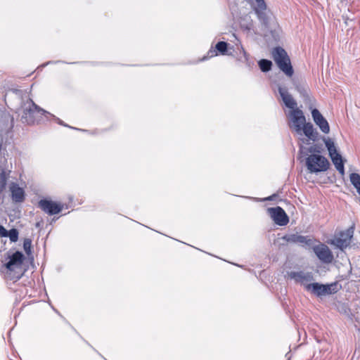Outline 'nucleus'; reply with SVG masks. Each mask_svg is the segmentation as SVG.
Here are the masks:
<instances>
[{"label":"nucleus","mask_w":360,"mask_h":360,"mask_svg":"<svg viewBox=\"0 0 360 360\" xmlns=\"http://www.w3.org/2000/svg\"><path fill=\"white\" fill-rule=\"evenodd\" d=\"M325 145L328 150L329 156L330 157L333 163L334 164L336 169L341 174H345L344 163L342 156L338 153L337 148L334 142L329 138L323 139Z\"/></svg>","instance_id":"nucleus-7"},{"label":"nucleus","mask_w":360,"mask_h":360,"mask_svg":"<svg viewBox=\"0 0 360 360\" xmlns=\"http://www.w3.org/2000/svg\"><path fill=\"white\" fill-rule=\"evenodd\" d=\"M296 89L300 94H302L303 91H305L304 89L300 88V86H297Z\"/></svg>","instance_id":"nucleus-26"},{"label":"nucleus","mask_w":360,"mask_h":360,"mask_svg":"<svg viewBox=\"0 0 360 360\" xmlns=\"http://www.w3.org/2000/svg\"><path fill=\"white\" fill-rule=\"evenodd\" d=\"M291 278H293L297 283L304 285L306 289L307 285H310V281L314 280V276L311 272H304V271H292L290 274Z\"/></svg>","instance_id":"nucleus-13"},{"label":"nucleus","mask_w":360,"mask_h":360,"mask_svg":"<svg viewBox=\"0 0 360 360\" xmlns=\"http://www.w3.org/2000/svg\"><path fill=\"white\" fill-rule=\"evenodd\" d=\"M12 200L15 202H22L25 200V191L17 184H12L10 186Z\"/></svg>","instance_id":"nucleus-16"},{"label":"nucleus","mask_w":360,"mask_h":360,"mask_svg":"<svg viewBox=\"0 0 360 360\" xmlns=\"http://www.w3.org/2000/svg\"><path fill=\"white\" fill-rule=\"evenodd\" d=\"M330 163L326 158L318 154H311L306 159V166L310 173L326 172Z\"/></svg>","instance_id":"nucleus-4"},{"label":"nucleus","mask_w":360,"mask_h":360,"mask_svg":"<svg viewBox=\"0 0 360 360\" xmlns=\"http://www.w3.org/2000/svg\"><path fill=\"white\" fill-rule=\"evenodd\" d=\"M8 259L9 261L4 265L6 276L10 280L17 281L22 278L25 272L22 266L25 256L21 252L16 251L8 256Z\"/></svg>","instance_id":"nucleus-2"},{"label":"nucleus","mask_w":360,"mask_h":360,"mask_svg":"<svg viewBox=\"0 0 360 360\" xmlns=\"http://www.w3.org/2000/svg\"><path fill=\"white\" fill-rule=\"evenodd\" d=\"M215 52H216L215 51L210 50L209 53H211L210 56H213L214 55H217V53H215Z\"/></svg>","instance_id":"nucleus-27"},{"label":"nucleus","mask_w":360,"mask_h":360,"mask_svg":"<svg viewBox=\"0 0 360 360\" xmlns=\"http://www.w3.org/2000/svg\"><path fill=\"white\" fill-rule=\"evenodd\" d=\"M302 132L310 140L315 141L318 139L319 133L314 128L313 124L311 122H305L303 127H301Z\"/></svg>","instance_id":"nucleus-17"},{"label":"nucleus","mask_w":360,"mask_h":360,"mask_svg":"<svg viewBox=\"0 0 360 360\" xmlns=\"http://www.w3.org/2000/svg\"><path fill=\"white\" fill-rule=\"evenodd\" d=\"M271 55L279 69L288 77H292L294 70L286 51L281 46H276L273 49Z\"/></svg>","instance_id":"nucleus-3"},{"label":"nucleus","mask_w":360,"mask_h":360,"mask_svg":"<svg viewBox=\"0 0 360 360\" xmlns=\"http://www.w3.org/2000/svg\"><path fill=\"white\" fill-rule=\"evenodd\" d=\"M278 93L285 104V105L290 108L291 110L288 114L290 119L288 125L292 131H295L297 134L302 135V129L306 122V117L302 110L297 108V102L294 100L291 94L288 91L285 87L278 86Z\"/></svg>","instance_id":"nucleus-1"},{"label":"nucleus","mask_w":360,"mask_h":360,"mask_svg":"<svg viewBox=\"0 0 360 360\" xmlns=\"http://www.w3.org/2000/svg\"><path fill=\"white\" fill-rule=\"evenodd\" d=\"M283 239L287 243H298L306 248H311L315 243V240L313 238L298 233L287 234L283 237Z\"/></svg>","instance_id":"nucleus-11"},{"label":"nucleus","mask_w":360,"mask_h":360,"mask_svg":"<svg viewBox=\"0 0 360 360\" xmlns=\"http://www.w3.org/2000/svg\"><path fill=\"white\" fill-rule=\"evenodd\" d=\"M352 184L356 188L360 195V175L357 173H352L349 176Z\"/></svg>","instance_id":"nucleus-19"},{"label":"nucleus","mask_w":360,"mask_h":360,"mask_svg":"<svg viewBox=\"0 0 360 360\" xmlns=\"http://www.w3.org/2000/svg\"><path fill=\"white\" fill-rule=\"evenodd\" d=\"M58 123H59L60 124H61V125H63V126L68 127V125H67V124H64L61 120H59V121H58Z\"/></svg>","instance_id":"nucleus-28"},{"label":"nucleus","mask_w":360,"mask_h":360,"mask_svg":"<svg viewBox=\"0 0 360 360\" xmlns=\"http://www.w3.org/2000/svg\"><path fill=\"white\" fill-rule=\"evenodd\" d=\"M23 248L27 255H30L31 253L32 240L30 238H25L24 240Z\"/></svg>","instance_id":"nucleus-22"},{"label":"nucleus","mask_w":360,"mask_h":360,"mask_svg":"<svg viewBox=\"0 0 360 360\" xmlns=\"http://www.w3.org/2000/svg\"><path fill=\"white\" fill-rule=\"evenodd\" d=\"M311 115L314 122L319 126L321 131L324 134H328L330 131L329 124L319 110L316 108L313 109L311 111Z\"/></svg>","instance_id":"nucleus-14"},{"label":"nucleus","mask_w":360,"mask_h":360,"mask_svg":"<svg viewBox=\"0 0 360 360\" xmlns=\"http://www.w3.org/2000/svg\"><path fill=\"white\" fill-rule=\"evenodd\" d=\"M306 290L317 297H321L336 293L339 290V288L337 282H333L330 284L312 283L306 286Z\"/></svg>","instance_id":"nucleus-5"},{"label":"nucleus","mask_w":360,"mask_h":360,"mask_svg":"<svg viewBox=\"0 0 360 360\" xmlns=\"http://www.w3.org/2000/svg\"><path fill=\"white\" fill-rule=\"evenodd\" d=\"M8 231L2 226L0 225V237H7Z\"/></svg>","instance_id":"nucleus-23"},{"label":"nucleus","mask_w":360,"mask_h":360,"mask_svg":"<svg viewBox=\"0 0 360 360\" xmlns=\"http://www.w3.org/2000/svg\"><path fill=\"white\" fill-rule=\"evenodd\" d=\"M268 212L274 222L279 226H285L289 222V217L281 207H269Z\"/></svg>","instance_id":"nucleus-12"},{"label":"nucleus","mask_w":360,"mask_h":360,"mask_svg":"<svg viewBox=\"0 0 360 360\" xmlns=\"http://www.w3.org/2000/svg\"><path fill=\"white\" fill-rule=\"evenodd\" d=\"M309 152L314 153V152H319V150H316V149L314 147L311 146L309 148Z\"/></svg>","instance_id":"nucleus-24"},{"label":"nucleus","mask_w":360,"mask_h":360,"mask_svg":"<svg viewBox=\"0 0 360 360\" xmlns=\"http://www.w3.org/2000/svg\"><path fill=\"white\" fill-rule=\"evenodd\" d=\"M311 248H313L314 252L317 257L323 263H331L333 259V255L329 248L323 244L313 245Z\"/></svg>","instance_id":"nucleus-9"},{"label":"nucleus","mask_w":360,"mask_h":360,"mask_svg":"<svg viewBox=\"0 0 360 360\" xmlns=\"http://www.w3.org/2000/svg\"><path fill=\"white\" fill-rule=\"evenodd\" d=\"M38 207L49 215H54L60 212L63 205L54 201L41 199L38 202Z\"/></svg>","instance_id":"nucleus-10"},{"label":"nucleus","mask_w":360,"mask_h":360,"mask_svg":"<svg viewBox=\"0 0 360 360\" xmlns=\"http://www.w3.org/2000/svg\"><path fill=\"white\" fill-rule=\"evenodd\" d=\"M40 112L41 114L48 113L46 110L39 107L34 102L30 99L23 108L21 120L23 122L28 124H34L35 122V114Z\"/></svg>","instance_id":"nucleus-6"},{"label":"nucleus","mask_w":360,"mask_h":360,"mask_svg":"<svg viewBox=\"0 0 360 360\" xmlns=\"http://www.w3.org/2000/svg\"><path fill=\"white\" fill-rule=\"evenodd\" d=\"M256 6L253 7V9L257 14L259 20L264 25L268 23V17L266 13V4L264 0H255Z\"/></svg>","instance_id":"nucleus-15"},{"label":"nucleus","mask_w":360,"mask_h":360,"mask_svg":"<svg viewBox=\"0 0 360 360\" xmlns=\"http://www.w3.org/2000/svg\"><path fill=\"white\" fill-rule=\"evenodd\" d=\"M260 70L264 72H269L272 67V62L267 59H262L258 62Z\"/></svg>","instance_id":"nucleus-18"},{"label":"nucleus","mask_w":360,"mask_h":360,"mask_svg":"<svg viewBox=\"0 0 360 360\" xmlns=\"http://www.w3.org/2000/svg\"><path fill=\"white\" fill-rule=\"evenodd\" d=\"M18 231L16 229H11L7 232V237H9L11 242H16L18 240Z\"/></svg>","instance_id":"nucleus-21"},{"label":"nucleus","mask_w":360,"mask_h":360,"mask_svg":"<svg viewBox=\"0 0 360 360\" xmlns=\"http://www.w3.org/2000/svg\"><path fill=\"white\" fill-rule=\"evenodd\" d=\"M276 196V195L274 194V195L266 198V200H272Z\"/></svg>","instance_id":"nucleus-25"},{"label":"nucleus","mask_w":360,"mask_h":360,"mask_svg":"<svg viewBox=\"0 0 360 360\" xmlns=\"http://www.w3.org/2000/svg\"><path fill=\"white\" fill-rule=\"evenodd\" d=\"M354 231V227L351 226L345 231H340L338 236L330 242V244L334 245L338 248L343 250L351 244Z\"/></svg>","instance_id":"nucleus-8"},{"label":"nucleus","mask_w":360,"mask_h":360,"mask_svg":"<svg viewBox=\"0 0 360 360\" xmlns=\"http://www.w3.org/2000/svg\"><path fill=\"white\" fill-rule=\"evenodd\" d=\"M228 44L225 41H219L216 46V49L222 55H225L227 51Z\"/></svg>","instance_id":"nucleus-20"}]
</instances>
